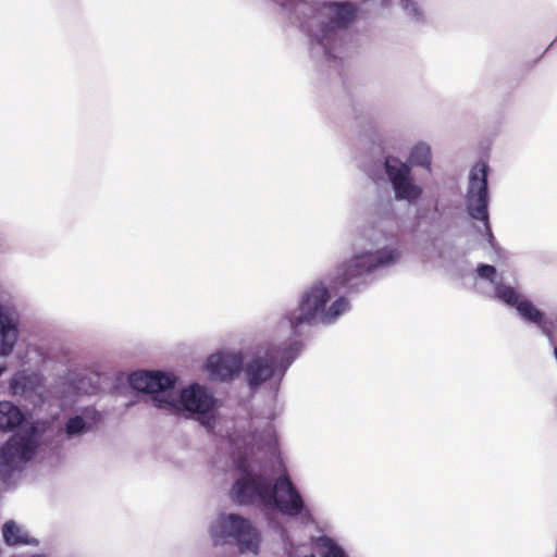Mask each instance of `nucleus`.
Listing matches in <instances>:
<instances>
[{"instance_id":"423d86ee","label":"nucleus","mask_w":557,"mask_h":557,"mask_svg":"<svg viewBox=\"0 0 557 557\" xmlns=\"http://www.w3.org/2000/svg\"><path fill=\"white\" fill-rule=\"evenodd\" d=\"M398 258L399 252L396 249H383L376 253L363 252L357 255L336 269L334 287L347 286L354 278L370 273L381 265L394 263Z\"/></svg>"},{"instance_id":"f8f14e48","label":"nucleus","mask_w":557,"mask_h":557,"mask_svg":"<svg viewBox=\"0 0 557 557\" xmlns=\"http://www.w3.org/2000/svg\"><path fill=\"white\" fill-rule=\"evenodd\" d=\"M35 445L28 436H12L1 448L0 463L13 468L18 461H28L35 453Z\"/></svg>"},{"instance_id":"f257e3e1","label":"nucleus","mask_w":557,"mask_h":557,"mask_svg":"<svg viewBox=\"0 0 557 557\" xmlns=\"http://www.w3.org/2000/svg\"><path fill=\"white\" fill-rule=\"evenodd\" d=\"M231 493L239 505H253L259 500L265 507H276L282 513L293 517L300 515L305 507L301 495L287 474L280 475L272 485L264 475L246 472L235 481Z\"/></svg>"},{"instance_id":"9d476101","label":"nucleus","mask_w":557,"mask_h":557,"mask_svg":"<svg viewBox=\"0 0 557 557\" xmlns=\"http://www.w3.org/2000/svg\"><path fill=\"white\" fill-rule=\"evenodd\" d=\"M175 376L164 374L156 371H136L128 376V382L132 388L147 393L156 394L153 401L158 407L156 397H168V393L175 384Z\"/></svg>"},{"instance_id":"dca6fc26","label":"nucleus","mask_w":557,"mask_h":557,"mask_svg":"<svg viewBox=\"0 0 557 557\" xmlns=\"http://www.w3.org/2000/svg\"><path fill=\"white\" fill-rule=\"evenodd\" d=\"M3 540L9 546L30 545L35 541L30 539L23 530L13 521H7L2 527Z\"/></svg>"},{"instance_id":"6e6552de","label":"nucleus","mask_w":557,"mask_h":557,"mask_svg":"<svg viewBox=\"0 0 557 557\" xmlns=\"http://www.w3.org/2000/svg\"><path fill=\"white\" fill-rule=\"evenodd\" d=\"M487 165L483 162L476 163L470 173L469 190H468V210L471 218L485 222L487 230Z\"/></svg>"},{"instance_id":"5701e85b","label":"nucleus","mask_w":557,"mask_h":557,"mask_svg":"<svg viewBox=\"0 0 557 557\" xmlns=\"http://www.w3.org/2000/svg\"><path fill=\"white\" fill-rule=\"evenodd\" d=\"M30 557H42V556H40V555H33V556H30Z\"/></svg>"},{"instance_id":"ddd939ff","label":"nucleus","mask_w":557,"mask_h":557,"mask_svg":"<svg viewBox=\"0 0 557 557\" xmlns=\"http://www.w3.org/2000/svg\"><path fill=\"white\" fill-rule=\"evenodd\" d=\"M516 309L524 321L536 324L552 343L555 342L557 337V318H546L533 302L524 298Z\"/></svg>"},{"instance_id":"39448f33","label":"nucleus","mask_w":557,"mask_h":557,"mask_svg":"<svg viewBox=\"0 0 557 557\" xmlns=\"http://www.w3.org/2000/svg\"><path fill=\"white\" fill-rule=\"evenodd\" d=\"M211 535L215 544L234 539L242 553L257 554L259 548L260 537L257 530L249 520L236 513L220 515L211 527Z\"/></svg>"},{"instance_id":"2eb2a0df","label":"nucleus","mask_w":557,"mask_h":557,"mask_svg":"<svg viewBox=\"0 0 557 557\" xmlns=\"http://www.w3.org/2000/svg\"><path fill=\"white\" fill-rule=\"evenodd\" d=\"M24 420L20 408L11 401H0V429L11 431L18 426Z\"/></svg>"},{"instance_id":"f03ea898","label":"nucleus","mask_w":557,"mask_h":557,"mask_svg":"<svg viewBox=\"0 0 557 557\" xmlns=\"http://www.w3.org/2000/svg\"><path fill=\"white\" fill-rule=\"evenodd\" d=\"M330 298V292L322 283L312 285L304 294L299 307L287 315L290 327L296 330L302 324H312L318 319L323 323H331L349 309L347 298L339 297L325 310Z\"/></svg>"},{"instance_id":"4468645a","label":"nucleus","mask_w":557,"mask_h":557,"mask_svg":"<svg viewBox=\"0 0 557 557\" xmlns=\"http://www.w3.org/2000/svg\"><path fill=\"white\" fill-rule=\"evenodd\" d=\"M17 338V319L14 310L0 305V356H10Z\"/></svg>"},{"instance_id":"20e7f679","label":"nucleus","mask_w":557,"mask_h":557,"mask_svg":"<svg viewBox=\"0 0 557 557\" xmlns=\"http://www.w3.org/2000/svg\"><path fill=\"white\" fill-rule=\"evenodd\" d=\"M326 12V20H312L306 32L324 48L329 57H332V48L339 33L354 22L357 10L354 4L346 2L330 4Z\"/></svg>"},{"instance_id":"f3484780","label":"nucleus","mask_w":557,"mask_h":557,"mask_svg":"<svg viewBox=\"0 0 557 557\" xmlns=\"http://www.w3.org/2000/svg\"><path fill=\"white\" fill-rule=\"evenodd\" d=\"M315 546L321 557H346L344 550L327 536H320Z\"/></svg>"},{"instance_id":"412c9836","label":"nucleus","mask_w":557,"mask_h":557,"mask_svg":"<svg viewBox=\"0 0 557 557\" xmlns=\"http://www.w3.org/2000/svg\"><path fill=\"white\" fill-rule=\"evenodd\" d=\"M87 424L83 417L75 416L67 420L65 423V433L69 436H74L86 432Z\"/></svg>"},{"instance_id":"1a4fd4ad","label":"nucleus","mask_w":557,"mask_h":557,"mask_svg":"<svg viewBox=\"0 0 557 557\" xmlns=\"http://www.w3.org/2000/svg\"><path fill=\"white\" fill-rule=\"evenodd\" d=\"M385 172L392 182L397 199L416 201L422 194V189L414 185L410 178V168L397 158L385 159Z\"/></svg>"},{"instance_id":"7ed1b4c3","label":"nucleus","mask_w":557,"mask_h":557,"mask_svg":"<svg viewBox=\"0 0 557 557\" xmlns=\"http://www.w3.org/2000/svg\"><path fill=\"white\" fill-rule=\"evenodd\" d=\"M300 348L301 344L294 342L288 346L272 345L262 351H257L244 369L249 387L255 389L271 380L278 367L285 370L296 358Z\"/></svg>"},{"instance_id":"9b49d317","label":"nucleus","mask_w":557,"mask_h":557,"mask_svg":"<svg viewBox=\"0 0 557 557\" xmlns=\"http://www.w3.org/2000/svg\"><path fill=\"white\" fill-rule=\"evenodd\" d=\"M207 370L213 381H228L243 370L240 354H215L207 360Z\"/></svg>"},{"instance_id":"4be33fe9","label":"nucleus","mask_w":557,"mask_h":557,"mask_svg":"<svg viewBox=\"0 0 557 557\" xmlns=\"http://www.w3.org/2000/svg\"><path fill=\"white\" fill-rule=\"evenodd\" d=\"M476 272L480 277L488 280L491 282L494 281L496 275V269L490 264H480L476 269Z\"/></svg>"},{"instance_id":"aec40b11","label":"nucleus","mask_w":557,"mask_h":557,"mask_svg":"<svg viewBox=\"0 0 557 557\" xmlns=\"http://www.w3.org/2000/svg\"><path fill=\"white\" fill-rule=\"evenodd\" d=\"M495 294L498 299L515 308H517L518 304H520V301L523 299L519 296L513 287L507 285L496 286Z\"/></svg>"},{"instance_id":"0eeeda50","label":"nucleus","mask_w":557,"mask_h":557,"mask_svg":"<svg viewBox=\"0 0 557 557\" xmlns=\"http://www.w3.org/2000/svg\"><path fill=\"white\" fill-rule=\"evenodd\" d=\"M158 408L165 409L172 413H178L186 410L191 413L205 414L214 406V398L207 389L198 384L185 388L181 393L180 399L170 389L168 397H156Z\"/></svg>"},{"instance_id":"a211bd4d","label":"nucleus","mask_w":557,"mask_h":557,"mask_svg":"<svg viewBox=\"0 0 557 557\" xmlns=\"http://www.w3.org/2000/svg\"><path fill=\"white\" fill-rule=\"evenodd\" d=\"M409 160L414 165H420L430 170L431 149L425 144L416 145L410 153Z\"/></svg>"},{"instance_id":"6ab92c4d","label":"nucleus","mask_w":557,"mask_h":557,"mask_svg":"<svg viewBox=\"0 0 557 557\" xmlns=\"http://www.w3.org/2000/svg\"><path fill=\"white\" fill-rule=\"evenodd\" d=\"M32 377L24 373L15 374L10 381V389L13 395L25 396L33 389Z\"/></svg>"}]
</instances>
